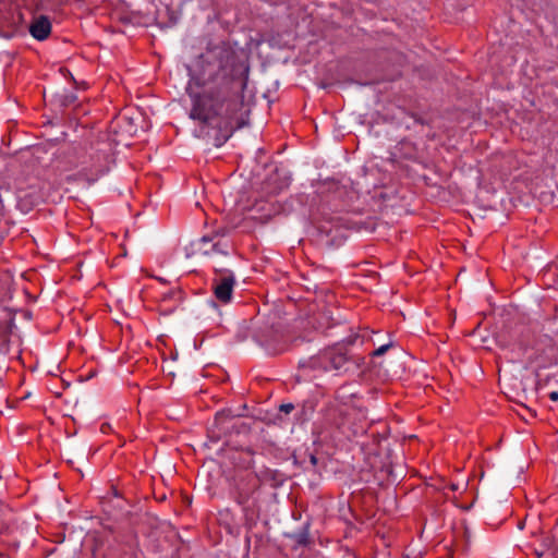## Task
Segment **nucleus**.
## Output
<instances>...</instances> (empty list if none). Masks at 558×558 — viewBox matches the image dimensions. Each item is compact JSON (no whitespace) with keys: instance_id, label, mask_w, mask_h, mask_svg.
I'll return each mask as SVG.
<instances>
[{"instance_id":"nucleus-1","label":"nucleus","mask_w":558,"mask_h":558,"mask_svg":"<svg viewBox=\"0 0 558 558\" xmlns=\"http://www.w3.org/2000/svg\"><path fill=\"white\" fill-rule=\"evenodd\" d=\"M248 73L247 58H241L229 40L207 44L194 68H189L185 87L191 100L189 117L198 123L197 137L220 147L247 124L243 92Z\"/></svg>"},{"instance_id":"nucleus-2","label":"nucleus","mask_w":558,"mask_h":558,"mask_svg":"<svg viewBox=\"0 0 558 558\" xmlns=\"http://www.w3.org/2000/svg\"><path fill=\"white\" fill-rule=\"evenodd\" d=\"M360 338H362L363 341L364 335H351L341 342L327 347L308 359L300 360L299 368L318 369L324 372L335 371L338 374L357 368L360 365L359 359L352 354L349 350V345L354 344Z\"/></svg>"},{"instance_id":"nucleus-3","label":"nucleus","mask_w":558,"mask_h":558,"mask_svg":"<svg viewBox=\"0 0 558 558\" xmlns=\"http://www.w3.org/2000/svg\"><path fill=\"white\" fill-rule=\"evenodd\" d=\"M250 432V425L235 421V415L232 414L231 410H222L215 415L214 423L208 428V439L211 442H218L232 433L247 435Z\"/></svg>"},{"instance_id":"nucleus-4","label":"nucleus","mask_w":558,"mask_h":558,"mask_svg":"<svg viewBox=\"0 0 558 558\" xmlns=\"http://www.w3.org/2000/svg\"><path fill=\"white\" fill-rule=\"evenodd\" d=\"M214 271L213 293L217 301L228 304L232 300L233 287L235 284L234 274L226 268H215Z\"/></svg>"},{"instance_id":"nucleus-5","label":"nucleus","mask_w":558,"mask_h":558,"mask_svg":"<svg viewBox=\"0 0 558 558\" xmlns=\"http://www.w3.org/2000/svg\"><path fill=\"white\" fill-rule=\"evenodd\" d=\"M290 177L282 170L276 168L260 184V193L267 197L278 195L288 189Z\"/></svg>"},{"instance_id":"nucleus-6","label":"nucleus","mask_w":558,"mask_h":558,"mask_svg":"<svg viewBox=\"0 0 558 558\" xmlns=\"http://www.w3.org/2000/svg\"><path fill=\"white\" fill-rule=\"evenodd\" d=\"M229 231L230 230L226 227H219L210 233L203 235L199 242L203 244L213 243L211 252L228 255L230 244L225 240V238L228 235Z\"/></svg>"},{"instance_id":"nucleus-7","label":"nucleus","mask_w":558,"mask_h":558,"mask_svg":"<svg viewBox=\"0 0 558 558\" xmlns=\"http://www.w3.org/2000/svg\"><path fill=\"white\" fill-rule=\"evenodd\" d=\"M257 489V478L247 476L241 478L235 485V500L239 505L245 506Z\"/></svg>"},{"instance_id":"nucleus-8","label":"nucleus","mask_w":558,"mask_h":558,"mask_svg":"<svg viewBox=\"0 0 558 558\" xmlns=\"http://www.w3.org/2000/svg\"><path fill=\"white\" fill-rule=\"evenodd\" d=\"M29 33L37 40L47 39L51 33L50 20L45 15L36 17L29 26Z\"/></svg>"},{"instance_id":"nucleus-9","label":"nucleus","mask_w":558,"mask_h":558,"mask_svg":"<svg viewBox=\"0 0 558 558\" xmlns=\"http://www.w3.org/2000/svg\"><path fill=\"white\" fill-rule=\"evenodd\" d=\"M317 231L319 233L320 241L328 246L335 245L337 240L340 241L343 238L338 234V226H335L333 221L318 225Z\"/></svg>"},{"instance_id":"nucleus-10","label":"nucleus","mask_w":558,"mask_h":558,"mask_svg":"<svg viewBox=\"0 0 558 558\" xmlns=\"http://www.w3.org/2000/svg\"><path fill=\"white\" fill-rule=\"evenodd\" d=\"M13 510L10 507H3L0 510V536H8L14 529Z\"/></svg>"},{"instance_id":"nucleus-11","label":"nucleus","mask_w":558,"mask_h":558,"mask_svg":"<svg viewBox=\"0 0 558 558\" xmlns=\"http://www.w3.org/2000/svg\"><path fill=\"white\" fill-rule=\"evenodd\" d=\"M258 480L269 482L272 487L277 488L286 482V475L278 470L266 468L260 471Z\"/></svg>"},{"instance_id":"nucleus-12","label":"nucleus","mask_w":558,"mask_h":558,"mask_svg":"<svg viewBox=\"0 0 558 558\" xmlns=\"http://www.w3.org/2000/svg\"><path fill=\"white\" fill-rule=\"evenodd\" d=\"M344 185H341L339 181L333 178H328L320 181L316 185V193L323 195L325 193H340Z\"/></svg>"},{"instance_id":"nucleus-13","label":"nucleus","mask_w":558,"mask_h":558,"mask_svg":"<svg viewBox=\"0 0 558 558\" xmlns=\"http://www.w3.org/2000/svg\"><path fill=\"white\" fill-rule=\"evenodd\" d=\"M310 524L306 523L303 527L296 532L292 537L299 546H307L311 543L310 539Z\"/></svg>"},{"instance_id":"nucleus-14","label":"nucleus","mask_w":558,"mask_h":558,"mask_svg":"<svg viewBox=\"0 0 558 558\" xmlns=\"http://www.w3.org/2000/svg\"><path fill=\"white\" fill-rule=\"evenodd\" d=\"M77 97L73 93H66L62 95H58L56 100L60 107L66 108L73 105L76 101Z\"/></svg>"},{"instance_id":"nucleus-15","label":"nucleus","mask_w":558,"mask_h":558,"mask_svg":"<svg viewBox=\"0 0 558 558\" xmlns=\"http://www.w3.org/2000/svg\"><path fill=\"white\" fill-rule=\"evenodd\" d=\"M336 222L340 223L341 226H343L348 229L362 230V229L368 228L365 222H362V221L351 222L349 219H344L342 217L337 218Z\"/></svg>"},{"instance_id":"nucleus-16","label":"nucleus","mask_w":558,"mask_h":558,"mask_svg":"<svg viewBox=\"0 0 558 558\" xmlns=\"http://www.w3.org/2000/svg\"><path fill=\"white\" fill-rule=\"evenodd\" d=\"M399 149H405V151L401 154V156L405 159H413L415 157V147L410 142L401 141L399 143Z\"/></svg>"},{"instance_id":"nucleus-17","label":"nucleus","mask_w":558,"mask_h":558,"mask_svg":"<svg viewBox=\"0 0 558 558\" xmlns=\"http://www.w3.org/2000/svg\"><path fill=\"white\" fill-rule=\"evenodd\" d=\"M304 456H306V457H307L308 462H310V464L312 465V471H313L314 473H318V474H319V471H318V469H317V465H318V459H317V457H316L313 452H307V451H305V452H304Z\"/></svg>"},{"instance_id":"nucleus-18","label":"nucleus","mask_w":558,"mask_h":558,"mask_svg":"<svg viewBox=\"0 0 558 558\" xmlns=\"http://www.w3.org/2000/svg\"><path fill=\"white\" fill-rule=\"evenodd\" d=\"M293 463L299 466H303L305 470H308L307 466H305L307 457L303 454L293 453Z\"/></svg>"},{"instance_id":"nucleus-19","label":"nucleus","mask_w":558,"mask_h":558,"mask_svg":"<svg viewBox=\"0 0 558 558\" xmlns=\"http://www.w3.org/2000/svg\"><path fill=\"white\" fill-rule=\"evenodd\" d=\"M295 409L293 403H283L279 407V413L289 414ZM281 415H277V420H281Z\"/></svg>"},{"instance_id":"nucleus-20","label":"nucleus","mask_w":558,"mask_h":558,"mask_svg":"<svg viewBox=\"0 0 558 558\" xmlns=\"http://www.w3.org/2000/svg\"><path fill=\"white\" fill-rule=\"evenodd\" d=\"M392 347V342L390 343H387V344H384V345H380L379 348H377L376 350H374L372 352V356L375 357V356H380L383 354H385L389 348Z\"/></svg>"},{"instance_id":"nucleus-21","label":"nucleus","mask_w":558,"mask_h":558,"mask_svg":"<svg viewBox=\"0 0 558 558\" xmlns=\"http://www.w3.org/2000/svg\"><path fill=\"white\" fill-rule=\"evenodd\" d=\"M412 118L414 119V121L418 124H424L425 121L424 119H422L420 116H417L416 113H412Z\"/></svg>"},{"instance_id":"nucleus-22","label":"nucleus","mask_w":558,"mask_h":558,"mask_svg":"<svg viewBox=\"0 0 558 558\" xmlns=\"http://www.w3.org/2000/svg\"><path fill=\"white\" fill-rule=\"evenodd\" d=\"M381 471H385L387 473L388 476H390L392 474V468L391 465H386L381 469Z\"/></svg>"},{"instance_id":"nucleus-23","label":"nucleus","mask_w":558,"mask_h":558,"mask_svg":"<svg viewBox=\"0 0 558 558\" xmlns=\"http://www.w3.org/2000/svg\"><path fill=\"white\" fill-rule=\"evenodd\" d=\"M549 399L553 401H557L558 400V391H551L549 393Z\"/></svg>"},{"instance_id":"nucleus-24","label":"nucleus","mask_w":558,"mask_h":558,"mask_svg":"<svg viewBox=\"0 0 558 558\" xmlns=\"http://www.w3.org/2000/svg\"><path fill=\"white\" fill-rule=\"evenodd\" d=\"M110 428H111V427H110V424H109V423H104V424H101L100 430H101L102 433H107V430H108V429H110Z\"/></svg>"},{"instance_id":"nucleus-25","label":"nucleus","mask_w":558,"mask_h":558,"mask_svg":"<svg viewBox=\"0 0 558 558\" xmlns=\"http://www.w3.org/2000/svg\"><path fill=\"white\" fill-rule=\"evenodd\" d=\"M304 340L303 339H294L293 342L291 343V345L294 348V347H298L299 343H302Z\"/></svg>"},{"instance_id":"nucleus-26","label":"nucleus","mask_w":558,"mask_h":558,"mask_svg":"<svg viewBox=\"0 0 558 558\" xmlns=\"http://www.w3.org/2000/svg\"><path fill=\"white\" fill-rule=\"evenodd\" d=\"M122 504H124V500H123L122 498H119V499H118V505H117V506H118L119 508H122Z\"/></svg>"},{"instance_id":"nucleus-27","label":"nucleus","mask_w":558,"mask_h":558,"mask_svg":"<svg viewBox=\"0 0 558 558\" xmlns=\"http://www.w3.org/2000/svg\"><path fill=\"white\" fill-rule=\"evenodd\" d=\"M450 489L451 490H457L458 489V485L457 484H451L450 485Z\"/></svg>"},{"instance_id":"nucleus-28","label":"nucleus","mask_w":558,"mask_h":558,"mask_svg":"<svg viewBox=\"0 0 558 558\" xmlns=\"http://www.w3.org/2000/svg\"><path fill=\"white\" fill-rule=\"evenodd\" d=\"M3 507H9L8 505L3 504L1 500H0V510L3 508Z\"/></svg>"},{"instance_id":"nucleus-29","label":"nucleus","mask_w":558,"mask_h":558,"mask_svg":"<svg viewBox=\"0 0 558 558\" xmlns=\"http://www.w3.org/2000/svg\"><path fill=\"white\" fill-rule=\"evenodd\" d=\"M246 452H247L250 456H252V454L254 453V452H253V450H252V449H250V448H247V449H246Z\"/></svg>"},{"instance_id":"nucleus-30","label":"nucleus","mask_w":558,"mask_h":558,"mask_svg":"<svg viewBox=\"0 0 558 558\" xmlns=\"http://www.w3.org/2000/svg\"><path fill=\"white\" fill-rule=\"evenodd\" d=\"M230 444V440L229 439H226L225 440V445H229Z\"/></svg>"},{"instance_id":"nucleus-31","label":"nucleus","mask_w":558,"mask_h":558,"mask_svg":"<svg viewBox=\"0 0 558 558\" xmlns=\"http://www.w3.org/2000/svg\"><path fill=\"white\" fill-rule=\"evenodd\" d=\"M61 71H65L71 75V73L69 72V69H62Z\"/></svg>"},{"instance_id":"nucleus-32","label":"nucleus","mask_w":558,"mask_h":558,"mask_svg":"<svg viewBox=\"0 0 558 558\" xmlns=\"http://www.w3.org/2000/svg\"><path fill=\"white\" fill-rule=\"evenodd\" d=\"M209 253H210V251L204 250V254H209Z\"/></svg>"}]
</instances>
